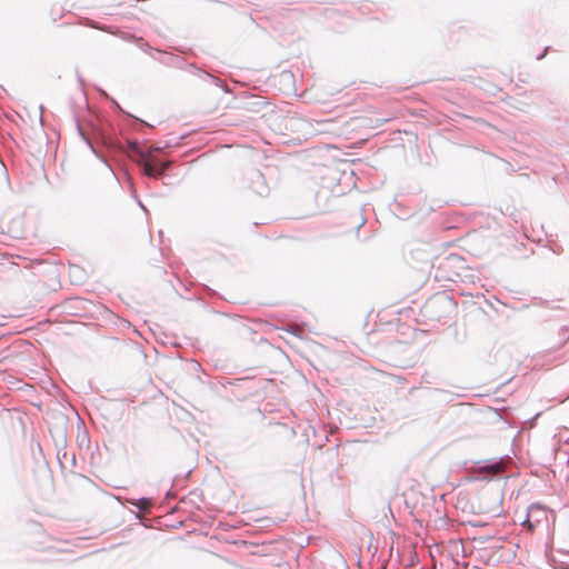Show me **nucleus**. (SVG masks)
<instances>
[{
  "label": "nucleus",
  "instance_id": "obj_1",
  "mask_svg": "<svg viewBox=\"0 0 569 569\" xmlns=\"http://www.w3.org/2000/svg\"><path fill=\"white\" fill-rule=\"evenodd\" d=\"M555 516L552 512L541 506H531L528 509L527 518L522 522L530 532L539 529L548 530L550 523L553 522Z\"/></svg>",
  "mask_w": 569,
  "mask_h": 569
},
{
  "label": "nucleus",
  "instance_id": "obj_2",
  "mask_svg": "<svg viewBox=\"0 0 569 569\" xmlns=\"http://www.w3.org/2000/svg\"><path fill=\"white\" fill-rule=\"evenodd\" d=\"M167 167L168 164H163L161 168H157L150 161H146L143 164V170L147 176L157 177L161 174L167 169Z\"/></svg>",
  "mask_w": 569,
  "mask_h": 569
},
{
  "label": "nucleus",
  "instance_id": "obj_3",
  "mask_svg": "<svg viewBox=\"0 0 569 569\" xmlns=\"http://www.w3.org/2000/svg\"><path fill=\"white\" fill-rule=\"evenodd\" d=\"M505 465L502 462H497L493 465H489L482 468L483 471H489L491 473H499L503 470Z\"/></svg>",
  "mask_w": 569,
  "mask_h": 569
},
{
  "label": "nucleus",
  "instance_id": "obj_4",
  "mask_svg": "<svg viewBox=\"0 0 569 569\" xmlns=\"http://www.w3.org/2000/svg\"><path fill=\"white\" fill-rule=\"evenodd\" d=\"M257 178H258V179H260V180H263V179H264V177H263V174H262L261 172H258V173H257Z\"/></svg>",
  "mask_w": 569,
  "mask_h": 569
}]
</instances>
